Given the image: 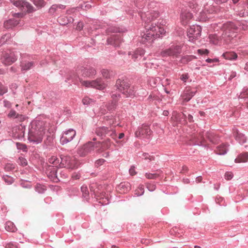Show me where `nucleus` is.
Masks as SVG:
<instances>
[{
	"mask_svg": "<svg viewBox=\"0 0 248 248\" xmlns=\"http://www.w3.org/2000/svg\"><path fill=\"white\" fill-rule=\"evenodd\" d=\"M193 17L192 14L187 10L183 9L181 14V22L183 25L187 24L188 21Z\"/></svg>",
	"mask_w": 248,
	"mask_h": 248,
	"instance_id": "25",
	"label": "nucleus"
},
{
	"mask_svg": "<svg viewBox=\"0 0 248 248\" xmlns=\"http://www.w3.org/2000/svg\"><path fill=\"white\" fill-rule=\"evenodd\" d=\"M115 87L125 97H133L137 90L135 86L131 85L125 76H122L116 80Z\"/></svg>",
	"mask_w": 248,
	"mask_h": 248,
	"instance_id": "2",
	"label": "nucleus"
},
{
	"mask_svg": "<svg viewBox=\"0 0 248 248\" xmlns=\"http://www.w3.org/2000/svg\"><path fill=\"white\" fill-rule=\"evenodd\" d=\"M5 228L6 231L11 232H15L17 229L13 222L9 221L6 222L5 224Z\"/></svg>",
	"mask_w": 248,
	"mask_h": 248,
	"instance_id": "40",
	"label": "nucleus"
},
{
	"mask_svg": "<svg viewBox=\"0 0 248 248\" xmlns=\"http://www.w3.org/2000/svg\"><path fill=\"white\" fill-rule=\"evenodd\" d=\"M90 189L91 191V195L95 197L99 193V186L96 183H93L90 185Z\"/></svg>",
	"mask_w": 248,
	"mask_h": 248,
	"instance_id": "38",
	"label": "nucleus"
},
{
	"mask_svg": "<svg viewBox=\"0 0 248 248\" xmlns=\"http://www.w3.org/2000/svg\"><path fill=\"white\" fill-rule=\"evenodd\" d=\"M248 160V152H245L239 154L234 161L235 163L246 162Z\"/></svg>",
	"mask_w": 248,
	"mask_h": 248,
	"instance_id": "34",
	"label": "nucleus"
},
{
	"mask_svg": "<svg viewBox=\"0 0 248 248\" xmlns=\"http://www.w3.org/2000/svg\"><path fill=\"white\" fill-rule=\"evenodd\" d=\"M197 52L199 54L201 55H208L209 53V51L207 49H199L197 50Z\"/></svg>",
	"mask_w": 248,
	"mask_h": 248,
	"instance_id": "60",
	"label": "nucleus"
},
{
	"mask_svg": "<svg viewBox=\"0 0 248 248\" xmlns=\"http://www.w3.org/2000/svg\"><path fill=\"white\" fill-rule=\"evenodd\" d=\"M135 134L136 137L148 141L151 139L152 131L149 125L143 124L138 127Z\"/></svg>",
	"mask_w": 248,
	"mask_h": 248,
	"instance_id": "6",
	"label": "nucleus"
},
{
	"mask_svg": "<svg viewBox=\"0 0 248 248\" xmlns=\"http://www.w3.org/2000/svg\"><path fill=\"white\" fill-rule=\"evenodd\" d=\"M33 3L36 6L38 9H41L44 7L46 2L44 0H31Z\"/></svg>",
	"mask_w": 248,
	"mask_h": 248,
	"instance_id": "41",
	"label": "nucleus"
},
{
	"mask_svg": "<svg viewBox=\"0 0 248 248\" xmlns=\"http://www.w3.org/2000/svg\"><path fill=\"white\" fill-rule=\"evenodd\" d=\"M222 57L229 60H235L237 58V55L234 52H226L222 54Z\"/></svg>",
	"mask_w": 248,
	"mask_h": 248,
	"instance_id": "37",
	"label": "nucleus"
},
{
	"mask_svg": "<svg viewBox=\"0 0 248 248\" xmlns=\"http://www.w3.org/2000/svg\"><path fill=\"white\" fill-rule=\"evenodd\" d=\"M106 162V160L104 159L100 158L97 160L94 163V166L96 168H98L101 165H102L105 162Z\"/></svg>",
	"mask_w": 248,
	"mask_h": 248,
	"instance_id": "56",
	"label": "nucleus"
},
{
	"mask_svg": "<svg viewBox=\"0 0 248 248\" xmlns=\"http://www.w3.org/2000/svg\"><path fill=\"white\" fill-rule=\"evenodd\" d=\"M17 163L23 167L26 166L28 164L27 161L26 159L23 157H19L17 160Z\"/></svg>",
	"mask_w": 248,
	"mask_h": 248,
	"instance_id": "52",
	"label": "nucleus"
},
{
	"mask_svg": "<svg viewBox=\"0 0 248 248\" xmlns=\"http://www.w3.org/2000/svg\"><path fill=\"white\" fill-rule=\"evenodd\" d=\"M81 191L82 193V197L87 201L90 199V193L88 187L85 185L81 186Z\"/></svg>",
	"mask_w": 248,
	"mask_h": 248,
	"instance_id": "39",
	"label": "nucleus"
},
{
	"mask_svg": "<svg viewBox=\"0 0 248 248\" xmlns=\"http://www.w3.org/2000/svg\"><path fill=\"white\" fill-rule=\"evenodd\" d=\"M194 140L193 141L192 144L194 145H198V146H204L206 147L205 145H204L202 143V141L199 140L197 139H194Z\"/></svg>",
	"mask_w": 248,
	"mask_h": 248,
	"instance_id": "61",
	"label": "nucleus"
},
{
	"mask_svg": "<svg viewBox=\"0 0 248 248\" xmlns=\"http://www.w3.org/2000/svg\"><path fill=\"white\" fill-rule=\"evenodd\" d=\"M15 169V165L11 163H7L5 166V170L7 171H12Z\"/></svg>",
	"mask_w": 248,
	"mask_h": 248,
	"instance_id": "58",
	"label": "nucleus"
},
{
	"mask_svg": "<svg viewBox=\"0 0 248 248\" xmlns=\"http://www.w3.org/2000/svg\"><path fill=\"white\" fill-rule=\"evenodd\" d=\"M197 57L194 55H185L181 57L180 62L183 64H187L194 59H197Z\"/></svg>",
	"mask_w": 248,
	"mask_h": 248,
	"instance_id": "35",
	"label": "nucleus"
},
{
	"mask_svg": "<svg viewBox=\"0 0 248 248\" xmlns=\"http://www.w3.org/2000/svg\"><path fill=\"white\" fill-rule=\"evenodd\" d=\"M202 28L200 26L193 25L190 26L187 31V36L189 41L194 43L201 36Z\"/></svg>",
	"mask_w": 248,
	"mask_h": 248,
	"instance_id": "9",
	"label": "nucleus"
},
{
	"mask_svg": "<svg viewBox=\"0 0 248 248\" xmlns=\"http://www.w3.org/2000/svg\"><path fill=\"white\" fill-rule=\"evenodd\" d=\"M37 63L34 61H30L22 59L20 62V67L22 71H27L34 67Z\"/></svg>",
	"mask_w": 248,
	"mask_h": 248,
	"instance_id": "23",
	"label": "nucleus"
},
{
	"mask_svg": "<svg viewBox=\"0 0 248 248\" xmlns=\"http://www.w3.org/2000/svg\"><path fill=\"white\" fill-rule=\"evenodd\" d=\"M19 23V20L18 19H16L15 18H11L4 22V27L6 29H12V28L17 25Z\"/></svg>",
	"mask_w": 248,
	"mask_h": 248,
	"instance_id": "29",
	"label": "nucleus"
},
{
	"mask_svg": "<svg viewBox=\"0 0 248 248\" xmlns=\"http://www.w3.org/2000/svg\"><path fill=\"white\" fill-rule=\"evenodd\" d=\"M122 41L123 39L120 34H112L107 38V44L117 47L120 46Z\"/></svg>",
	"mask_w": 248,
	"mask_h": 248,
	"instance_id": "17",
	"label": "nucleus"
},
{
	"mask_svg": "<svg viewBox=\"0 0 248 248\" xmlns=\"http://www.w3.org/2000/svg\"><path fill=\"white\" fill-rule=\"evenodd\" d=\"M239 99L244 100V102L248 104V87H245L243 88L242 92L239 96Z\"/></svg>",
	"mask_w": 248,
	"mask_h": 248,
	"instance_id": "36",
	"label": "nucleus"
},
{
	"mask_svg": "<svg viewBox=\"0 0 248 248\" xmlns=\"http://www.w3.org/2000/svg\"><path fill=\"white\" fill-rule=\"evenodd\" d=\"M154 4V2L149 3L146 0H138L135 3L136 11L144 23L145 30L141 33L140 42L146 45L162 37L165 33L162 27L153 22L159 15L157 11L151 9V6Z\"/></svg>",
	"mask_w": 248,
	"mask_h": 248,
	"instance_id": "1",
	"label": "nucleus"
},
{
	"mask_svg": "<svg viewBox=\"0 0 248 248\" xmlns=\"http://www.w3.org/2000/svg\"><path fill=\"white\" fill-rule=\"evenodd\" d=\"M10 39V35L9 34H5L2 35L0 38V46L7 42Z\"/></svg>",
	"mask_w": 248,
	"mask_h": 248,
	"instance_id": "48",
	"label": "nucleus"
},
{
	"mask_svg": "<svg viewBox=\"0 0 248 248\" xmlns=\"http://www.w3.org/2000/svg\"><path fill=\"white\" fill-rule=\"evenodd\" d=\"M5 248H17V246L16 243H9L6 244Z\"/></svg>",
	"mask_w": 248,
	"mask_h": 248,
	"instance_id": "62",
	"label": "nucleus"
},
{
	"mask_svg": "<svg viewBox=\"0 0 248 248\" xmlns=\"http://www.w3.org/2000/svg\"><path fill=\"white\" fill-rule=\"evenodd\" d=\"M95 132L96 134L103 139L106 137H110L113 139H115L116 133L111 127H107L105 126L97 127L95 128Z\"/></svg>",
	"mask_w": 248,
	"mask_h": 248,
	"instance_id": "8",
	"label": "nucleus"
},
{
	"mask_svg": "<svg viewBox=\"0 0 248 248\" xmlns=\"http://www.w3.org/2000/svg\"><path fill=\"white\" fill-rule=\"evenodd\" d=\"M61 162V159H59L56 156V159H55V162L53 163V166H49L48 168L47 169V171L50 170V174H49V176H51L52 177H57V171L55 167L57 168L58 166L60 167Z\"/></svg>",
	"mask_w": 248,
	"mask_h": 248,
	"instance_id": "22",
	"label": "nucleus"
},
{
	"mask_svg": "<svg viewBox=\"0 0 248 248\" xmlns=\"http://www.w3.org/2000/svg\"><path fill=\"white\" fill-rule=\"evenodd\" d=\"M76 135V131L72 128L63 132L60 139L61 144L64 145L70 142L73 140Z\"/></svg>",
	"mask_w": 248,
	"mask_h": 248,
	"instance_id": "14",
	"label": "nucleus"
},
{
	"mask_svg": "<svg viewBox=\"0 0 248 248\" xmlns=\"http://www.w3.org/2000/svg\"><path fill=\"white\" fill-rule=\"evenodd\" d=\"M74 18L71 16H62L58 17V22L62 25H66L69 23H72Z\"/></svg>",
	"mask_w": 248,
	"mask_h": 248,
	"instance_id": "28",
	"label": "nucleus"
},
{
	"mask_svg": "<svg viewBox=\"0 0 248 248\" xmlns=\"http://www.w3.org/2000/svg\"><path fill=\"white\" fill-rule=\"evenodd\" d=\"M101 145V144L100 142H93V141H88L86 144H84V146L86 148L87 150V153L89 154L92 153L96 149V152H97V150L98 149Z\"/></svg>",
	"mask_w": 248,
	"mask_h": 248,
	"instance_id": "24",
	"label": "nucleus"
},
{
	"mask_svg": "<svg viewBox=\"0 0 248 248\" xmlns=\"http://www.w3.org/2000/svg\"><path fill=\"white\" fill-rule=\"evenodd\" d=\"M206 138L212 143H217L218 140V137L213 132L207 131L205 134Z\"/></svg>",
	"mask_w": 248,
	"mask_h": 248,
	"instance_id": "32",
	"label": "nucleus"
},
{
	"mask_svg": "<svg viewBox=\"0 0 248 248\" xmlns=\"http://www.w3.org/2000/svg\"><path fill=\"white\" fill-rule=\"evenodd\" d=\"M208 38L210 43L214 45H217L218 44V36L216 34H210Z\"/></svg>",
	"mask_w": 248,
	"mask_h": 248,
	"instance_id": "43",
	"label": "nucleus"
},
{
	"mask_svg": "<svg viewBox=\"0 0 248 248\" xmlns=\"http://www.w3.org/2000/svg\"><path fill=\"white\" fill-rule=\"evenodd\" d=\"M17 113L16 110L11 109L8 114V117L9 118L16 119L17 116Z\"/></svg>",
	"mask_w": 248,
	"mask_h": 248,
	"instance_id": "59",
	"label": "nucleus"
},
{
	"mask_svg": "<svg viewBox=\"0 0 248 248\" xmlns=\"http://www.w3.org/2000/svg\"><path fill=\"white\" fill-rule=\"evenodd\" d=\"M68 80H71L72 82L75 84H78L79 82L81 85L86 87H92L98 90H103L105 88V83L101 78H98L95 80L89 81L83 80L78 76L75 74L70 75L67 78Z\"/></svg>",
	"mask_w": 248,
	"mask_h": 248,
	"instance_id": "3",
	"label": "nucleus"
},
{
	"mask_svg": "<svg viewBox=\"0 0 248 248\" xmlns=\"http://www.w3.org/2000/svg\"><path fill=\"white\" fill-rule=\"evenodd\" d=\"M189 78V74L186 73L180 75V79L184 83H186Z\"/></svg>",
	"mask_w": 248,
	"mask_h": 248,
	"instance_id": "57",
	"label": "nucleus"
},
{
	"mask_svg": "<svg viewBox=\"0 0 248 248\" xmlns=\"http://www.w3.org/2000/svg\"><path fill=\"white\" fill-rule=\"evenodd\" d=\"M117 189L121 193H126L131 189V186L128 182H122L117 186Z\"/></svg>",
	"mask_w": 248,
	"mask_h": 248,
	"instance_id": "27",
	"label": "nucleus"
},
{
	"mask_svg": "<svg viewBox=\"0 0 248 248\" xmlns=\"http://www.w3.org/2000/svg\"><path fill=\"white\" fill-rule=\"evenodd\" d=\"M182 47L180 45H172L168 48H167L161 52L162 57L170 56L172 58H177L181 53Z\"/></svg>",
	"mask_w": 248,
	"mask_h": 248,
	"instance_id": "11",
	"label": "nucleus"
},
{
	"mask_svg": "<svg viewBox=\"0 0 248 248\" xmlns=\"http://www.w3.org/2000/svg\"><path fill=\"white\" fill-rule=\"evenodd\" d=\"M10 1L14 6L22 11L31 13L36 10L31 4L25 0H10Z\"/></svg>",
	"mask_w": 248,
	"mask_h": 248,
	"instance_id": "7",
	"label": "nucleus"
},
{
	"mask_svg": "<svg viewBox=\"0 0 248 248\" xmlns=\"http://www.w3.org/2000/svg\"><path fill=\"white\" fill-rule=\"evenodd\" d=\"M82 102L84 105L88 106L93 104L94 101L93 99L90 98L88 96H85L82 99Z\"/></svg>",
	"mask_w": 248,
	"mask_h": 248,
	"instance_id": "45",
	"label": "nucleus"
},
{
	"mask_svg": "<svg viewBox=\"0 0 248 248\" xmlns=\"http://www.w3.org/2000/svg\"><path fill=\"white\" fill-rule=\"evenodd\" d=\"M100 142L101 145L97 149V153H101L105 150L108 149L110 147L111 142L109 139H107L105 141Z\"/></svg>",
	"mask_w": 248,
	"mask_h": 248,
	"instance_id": "31",
	"label": "nucleus"
},
{
	"mask_svg": "<svg viewBox=\"0 0 248 248\" xmlns=\"http://www.w3.org/2000/svg\"><path fill=\"white\" fill-rule=\"evenodd\" d=\"M66 6L61 4H54L52 5L48 10V14L53 17L57 16L60 14L61 10L65 9Z\"/></svg>",
	"mask_w": 248,
	"mask_h": 248,
	"instance_id": "19",
	"label": "nucleus"
},
{
	"mask_svg": "<svg viewBox=\"0 0 248 248\" xmlns=\"http://www.w3.org/2000/svg\"><path fill=\"white\" fill-rule=\"evenodd\" d=\"M17 60L14 53L10 50H0V61L5 65H11Z\"/></svg>",
	"mask_w": 248,
	"mask_h": 248,
	"instance_id": "10",
	"label": "nucleus"
},
{
	"mask_svg": "<svg viewBox=\"0 0 248 248\" xmlns=\"http://www.w3.org/2000/svg\"><path fill=\"white\" fill-rule=\"evenodd\" d=\"M16 146L18 150L22 151L23 152L27 151V146L25 144L20 142H16Z\"/></svg>",
	"mask_w": 248,
	"mask_h": 248,
	"instance_id": "51",
	"label": "nucleus"
},
{
	"mask_svg": "<svg viewBox=\"0 0 248 248\" xmlns=\"http://www.w3.org/2000/svg\"><path fill=\"white\" fill-rule=\"evenodd\" d=\"M78 154L79 156L84 157L89 153H87V150L83 145L82 147L78 148Z\"/></svg>",
	"mask_w": 248,
	"mask_h": 248,
	"instance_id": "44",
	"label": "nucleus"
},
{
	"mask_svg": "<svg viewBox=\"0 0 248 248\" xmlns=\"http://www.w3.org/2000/svg\"><path fill=\"white\" fill-rule=\"evenodd\" d=\"M144 50L141 48H139L134 51H130L128 52L129 55H132V58L135 61H138L144 54Z\"/></svg>",
	"mask_w": 248,
	"mask_h": 248,
	"instance_id": "26",
	"label": "nucleus"
},
{
	"mask_svg": "<svg viewBox=\"0 0 248 248\" xmlns=\"http://www.w3.org/2000/svg\"><path fill=\"white\" fill-rule=\"evenodd\" d=\"M25 118L26 117L24 115L17 113L16 119L19 122H23L25 120Z\"/></svg>",
	"mask_w": 248,
	"mask_h": 248,
	"instance_id": "63",
	"label": "nucleus"
},
{
	"mask_svg": "<svg viewBox=\"0 0 248 248\" xmlns=\"http://www.w3.org/2000/svg\"><path fill=\"white\" fill-rule=\"evenodd\" d=\"M78 71L83 77L87 78H91L96 73L95 69L90 66L78 67Z\"/></svg>",
	"mask_w": 248,
	"mask_h": 248,
	"instance_id": "16",
	"label": "nucleus"
},
{
	"mask_svg": "<svg viewBox=\"0 0 248 248\" xmlns=\"http://www.w3.org/2000/svg\"><path fill=\"white\" fill-rule=\"evenodd\" d=\"M233 134L236 140L240 144H243L246 142L247 139L245 135L239 133L238 130L234 131Z\"/></svg>",
	"mask_w": 248,
	"mask_h": 248,
	"instance_id": "30",
	"label": "nucleus"
},
{
	"mask_svg": "<svg viewBox=\"0 0 248 248\" xmlns=\"http://www.w3.org/2000/svg\"><path fill=\"white\" fill-rule=\"evenodd\" d=\"M196 92V91H192L190 87H186L181 96L184 102H188L195 95Z\"/></svg>",
	"mask_w": 248,
	"mask_h": 248,
	"instance_id": "20",
	"label": "nucleus"
},
{
	"mask_svg": "<svg viewBox=\"0 0 248 248\" xmlns=\"http://www.w3.org/2000/svg\"><path fill=\"white\" fill-rule=\"evenodd\" d=\"M35 189L38 193L43 194L46 191V188L45 186L40 184H37L35 186Z\"/></svg>",
	"mask_w": 248,
	"mask_h": 248,
	"instance_id": "42",
	"label": "nucleus"
},
{
	"mask_svg": "<svg viewBox=\"0 0 248 248\" xmlns=\"http://www.w3.org/2000/svg\"><path fill=\"white\" fill-rule=\"evenodd\" d=\"M8 89L7 87L0 83V96L3 95L4 93H6Z\"/></svg>",
	"mask_w": 248,
	"mask_h": 248,
	"instance_id": "54",
	"label": "nucleus"
},
{
	"mask_svg": "<svg viewBox=\"0 0 248 248\" xmlns=\"http://www.w3.org/2000/svg\"><path fill=\"white\" fill-rule=\"evenodd\" d=\"M201 7L202 5V9L200 15L203 19H209L212 17L211 15L216 12L217 8L213 6V2L212 0H202Z\"/></svg>",
	"mask_w": 248,
	"mask_h": 248,
	"instance_id": "5",
	"label": "nucleus"
},
{
	"mask_svg": "<svg viewBox=\"0 0 248 248\" xmlns=\"http://www.w3.org/2000/svg\"><path fill=\"white\" fill-rule=\"evenodd\" d=\"M60 168H66L69 169H74L77 165L74 159L68 155H61Z\"/></svg>",
	"mask_w": 248,
	"mask_h": 248,
	"instance_id": "12",
	"label": "nucleus"
},
{
	"mask_svg": "<svg viewBox=\"0 0 248 248\" xmlns=\"http://www.w3.org/2000/svg\"><path fill=\"white\" fill-rule=\"evenodd\" d=\"M44 134V128H39L36 124L34 125L32 123L31 127L29 128L28 140L33 144H38L42 142Z\"/></svg>",
	"mask_w": 248,
	"mask_h": 248,
	"instance_id": "4",
	"label": "nucleus"
},
{
	"mask_svg": "<svg viewBox=\"0 0 248 248\" xmlns=\"http://www.w3.org/2000/svg\"><path fill=\"white\" fill-rule=\"evenodd\" d=\"M144 193V187L143 185H139V187L135 190V194L137 196H140Z\"/></svg>",
	"mask_w": 248,
	"mask_h": 248,
	"instance_id": "47",
	"label": "nucleus"
},
{
	"mask_svg": "<svg viewBox=\"0 0 248 248\" xmlns=\"http://www.w3.org/2000/svg\"><path fill=\"white\" fill-rule=\"evenodd\" d=\"M2 179L8 185L12 184L14 181L13 177L7 175L3 176Z\"/></svg>",
	"mask_w": 248,
	"mask_h": 248,
	"instance_id": "49",
	"label": "nucleus"
},
{
	"mask_svg": "<svg viewBox=\"0 0 248 248\" xmlns=\"http://www.w3.org/2000/svg\"><path fill=\"white\" fill-rule=\"evenodd\" d=\"M102 76L106 78H110L113 76V73L112 71H109L107 69H102L101 70Z\"/></svg>",
	"mask_w": 248,
	"mask_h": 248,
	"instance_id": "46",
	"label": "nucleus"
},
{
	"mask_svg": "<svg viewBox=\"0 0 248 248\" xmlns=\"http://www.w3.org/2000/svg\"><path fill=\"white\" fill-rule=\"evenodd\" d=\"M228 151V146L226 144H221L217 147L216 153L219 155H224Z\"/></svg>",
	"mask_w": 248,
	"mask_h": 248,
	"instance_id": "33",
	"label": "nucleus"
},
{
	"mask_svg": "<svg viewBox=\"0 0 248 248\" xmlns=\"http://www.w3.org/2000/svg\"><path fill=\"white\" fill-rule=\"evenodd\" d=\"M93 30H99L101 29L100 33L103 34L108 35L110 33H121L124 32L126 31V30L125 28H121L118 27H108L107 28H103L101 25H99L98 27H93Z\"/></svg>",
	"mask_w": 248,
	"mask_h": 248,
	"instance_id": "13",
	"label": "nucleus"
},
{
	"mask_svg": "<svg viewBox=\"0 0 248 248\" xmlns=\"http://www.w3.org/2000/svg\"><path fill=\"white\" fill-rule=\"evenodd\" d=\"M158 175L156 173H146L145 177L149 179H155Z\"/></svg>",
	"mask_w": 248,
	"mask_h": 248,
	"instance_id": "55",
	"label": "nucleus"
},
{
	"mask_svg": "<svg viewBox=\"0 0 248 248\" xmlns=\"http://www.w3.org/2000/svg\"><path fill=\"white\" fill-rule=\"evenodd\" d=\"M223 29L226 34L228 36H232L231 33L234 32L236 30V27L233 22L229 21L223 24Z\"/></svg>",
	"mask_w": 248,
	"mask_h": 248,
	"instance_id": "21",
	"label": "nucleus"
},
{
	"mask_svg": "<svg viewBox=\"0 0 248 248\" xmlns=\"http://www.w3.org/2000/svg\"><path fill=\"white\" fill-rule=\"evenodd\" d=\"M146 186L149 191L151 192L154 191L156 188V186L153 182L146 183Z\"/></svg>",
	"mask_w": 248,
	"mask_h": 248,
	"instance_id": "50",
	"label": "nucleus"
},
{
	"mask_svg": "<svg viewBox=\"0 0 248 248\" xmlns=\"http://www.w3.org/2000/svg\"><path fill=\"white\" fill-rule=\"evenodd\" d=\"M110 95L112 100L110 102L108 103L107 105V108L108 110L112 111L116 108L117 106V102L121 97V94L119 93H117L115 91H113L110 93Z\"/></svg>",
	"mask_w": 248,
	"mask_h": 248,
	"instance_id": "18",
	"label": "nucleus"
},
{
	"mask_svg": "<svg viewBox=\"0 0 248 248\" xmlns=\"http://www.w3.org/2000/svg\"><path fill=\"white\" fill-rule=\"evenodd\" d=\"M26 126L22 124L14 126L12 130L13 136L16 139L22 140L24 138Z\"/></svg>",
	"mask_w": 248,
	"mask_h": 248,
	"instance_id": "15",
	"label": "nucleus"
},
{
	"mask_svg": "<svg viewBox=\"0 0 248 248\" xmlns=\"http://www.w3.org/2000/svg\"><path fill=\"white\" fill-rule=\"evenodd\" d=\"M182 118H183L185 120V123H186V119H187L189 122H190V123H192L194 122L193 116L191 114H188V115L187 116L186 114L182 113Z\"/></svg>",
	"mask_w": 248,
	"mask_h": 248,
	"instance_id": "53",
	"label": "nucleus"
},
{
	"mask_svg": "<svg viewBox=\"0 0 248 248\" xmlns=\"http://www.w3.org/2000/svg\"><path fill=\"white\" fill-rule=\"evenodd\" d=\"M233 174L230 172H227L225 174V178L227 180L232 179L233 177Z\"/></svg>",
	"mask_w": 248,
	"mask_h": 248,
	"instance_id": "64",
	"label": "nucleus"
}]
</instances>
